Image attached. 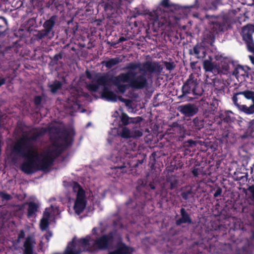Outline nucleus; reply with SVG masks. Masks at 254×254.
<instances>
[{"label":"nucleus","instance_id":"1","mask_svg":"<svg viewBox=\"0 0 254 254\" xmlns=\"http://www.w3.org/2000/svg\"><path fill=\"white\" fill-rule=\"evenodd\" d=\"M132 73H121L119 75L114 76L108 73H96L95 79L96 83H89L87 84V89L91 92H96L100 85H110L111 83L115 85L119 91L124 94L128 88L127 84H121L122 82H128L129 76Z\"/></svg>","mask_w":254,"mask_h":254},{"label":"nucleus","instance_id":"2","mask_svg":"<svg viewBox=\"0 0 254 254\" xmlns=\"http://www.w3.org/2000/svg\"><path fill=\"white\" fill-rule=\"evenodd\" d=\"M143 68H140L139 72L141 74L136 75L134 71H128L127 72L132 73L129 76L128 83L129 86L136 89H142L148 85L147 80L145 76L146 70L150 73L159 72L161 71V66L157 62L146 61L142 64Z\"/></svg>","mask_w":254,"mask_h":254},{"label":"nucleus","instance_id":"3","mask_svg":"<svg viewBox=\"0 0 254 254\" xmlns=\"http://www.w3.org/2000/svg\"><path fill=\"white\" fill-rule=\"evenodd\" d=\"M52 148L48 149L45 153L54 161L62 152L72 144L73 137L71 131L64 129L61 131V135L51 137Z\"/></svg>","mask_w":254,"mask_h":254},{"label":"nucleus","instance_id":"4","mask_svg":"<svg viewBox=\"0 0 254 254\" xmlns=\"http://www.w3.org/2000/svg\"><path fill=\"white\" fill-rule=\"evenodd\" d=\"M232 100L240 112L246 115L254 113V91L246 90L234 93Z\"/></svg>","mask_w":254,"mask_h":254},{"label":"nucleus","instance_id":"5","mask_svg":"<svg viewBox=\"0 0 254 254\" xmlns=\"http://www.w3.org/2000/svg\"><path fill=\"white\" fill-rule=\"evenodd\" d=\"M13 152L22 157L24 159L20 166L21 170L26 174H31L38 170L37 159L39 153L33 149H26L13 147Z\"/></svg>","mask_w":254,"mask_h":254},{"label":"nucleus","instance_id":"6","mask_svg":"<svg viewBox=\"0 0 254 254\" xmlns=\"http://www.w3.org/2000/svg\"><path fill=\"white\" fill-rule=\"evenodd\" d=\"M71 187L73 192L76 193L73 208L75 213L79 215L84 211L86 206L85 191L77 182H73Z\"/></svg>","mask_w":254,"mask_h":254},{"label":"nucleus","instance_id":"7","mask_svg":"<svg viewBox=\"0 0 254 254\" xmlns=\"http://www.w3.org/2000/svg\"><path fill=\"white\" fill-rule=\"evenodd\" d=\"M57 20L58 16L54 15L45 20L43 24L44 29L37 31V33L33 35L34 40L40 41L51 35L53 36L54 35L53 29Z\"/></svg>","mask_w":254,"mask_h":254},{"label":"nucleus","instance_id":"8","mask_svg":"<svg viewBox=\"0 0 254 254\" xmlns=\"http://www.w3.org/2000/svg\"><path fill=\"white\" fill-rule=\"evenodd\" d=\"M48 128L42 127L39 130L33 133L30 136H24L20 138L15 143L13 147L26 149H32L31 142L36 141L40 137L43 136L47 132Z\"/></svg>","mask_w":254,"mask_h":254},{"label":"nucleus","instance_id":"9","mask_svg":"<svg viewBox=\"0 0 254 254\" xmlns=\"http://www.w3.org/2000/svg\"><path fill=\"white\" fill-rule=\"evenodd\" d=\"M205 17L207 19L212 18L209 22L210 30L212 33L218 34L227 30V21L223 17L205 14Z\"/></svg>","mask_w":254,"mask_h":254},{"label":"nucleus","instance_id":"10","mask_svg":"<svg viewBox=\"0 0 254 254\" xmlns=\"http://www.w3.org/2000/svg\"><path fill=\"white\" fill-rule=\"evenodd\" d=\"M116 234V231H112L104 234L95 240L94 245L100 250L109 249L114 244Z\"/></svg>","mask_w":254,"mask_h":254},{"label":"nucleus","instance_id":"11","mask_svg":"<svg viewBox=\"0 0 254 254\" xmlns=\"http://www.w3.org/2000/svg\"><path fill=\"white\" fill-rule=\"evenodd\" d=\"M254 33V25L248 24L242 28L241 36L246 43L248 50L254 52V41L253 34Z\"/></svg>","mask_w":254,"mask_h":254},{"label":"nucleus","instance_id":"12","mask_svg":"<svg viewBox=\"0 0 254 254\" xmlns=\"http://www.w3.org/2000/svg\"><path fill=\"white\" fill-rule=\"evenodd\" d=\"M198 86L197 79L192 73H191L189 78L184 83L182 87V94L179 96L180 99H183L184 97L192 92L194 95H201V93L196 92V88Z\"/></svg>","mask_w":254,"mask_h":254},{"label":"nucleus","instance_id":"13","mask_svg":"<svg viewBox=\"0 0 254 254\" xmlns=\"http://www.w3.org/2000/svg\"><path fill=\"white\" fill-rule=\"evenodd\" d=\"M221 0H195L193 5L188 6L189 8H197L201 10H215L217 5Z\"/></svg>","mask_w":254,"mask_h":254},{"label":"nucleus","instance_id":"14","mask_svg":"<svg viewBox=\"0 0 254 254\" xmlns=\"http://www.w3.org/2000/svg\"><path fill=\"white\" fill-rule=\"evenodd\" d=\"M218 139L221 142L232 144L236 142L237 137L236 134L229 129H221L218 133Z\"/></svg>","mask_w":254,"mask_h":254},{"label":"nucleus","instance_id":"15","mask_svg":"<svg viewBox=\"0 0 254 254\" xmlns=\"http://www.w3.org/2000/svg\"><path fill=\"white\" fill-rule=\"evenodd\" d=\"M178 110L186 117H191L197 113L198 109L196 105L188 103L179 106Z\"/></svg>","mask_w":254,"mask_h":254},{"label":"nucleus","instance_id":"16","mask_svg":"<svg viewBox=\"0 0 254 254\" xmlns=\"http://www.w3.org/2000/svg\"><path fill=\"white\" fill-rule=\"evenodd\" d=\"M143 162V159L139 160L135 158L130 160L127 164L124 163L123 165L115 166L114 168L120 170L122 173H126L128 172V169H130L129 171H132L133 168L137 167L139 165L142 164Z\"/></svg>","mask_w":254,"mask_h":254},{"label":"nucleus","instance_id":"17","mask_svg":"<svg viewBox=\"0 0 254 254\" xmlns=\"http://www.w3.org/2000/svg\"><path fill=\"white\" fill-rule=\"evenodd\" d=\"M218 117L220 119L219 124L223 123L230 126L237 121L234 114L230 110L221 111L219 112Z\"/></svg>","mask_w":254,"mask_h":254},{"label":"nucleus","instance_id":"18","mask_svg":"<svg viewBox=\"0 0 254 254\" xmlns=\"http://www.w3.org/2000/svg\"><path fill=\"white\" fill-rule=\"evenodd\" d=\"M42 159H40L39 157L37 159L38 170L42 171H46L53 164L54 161L45 153L44 154H41Z\"/></svg>","mask_w":254,"mask_h":254},{"label":"nucleus","instance_id":"19","mask_svg":"<svg viewBox=\"0 0 254 254\" xmlns=\"http://www.w3.org/2000/svg\"><path fill=\"white\" fill-rule=\"evenodd\" d=\"M180 214L181 217L178 219H177L176 221V224L177 226H180L182 224H192V219L189 215V214L186 211V209L182 207L180 209Z\"/></svg>","mask_w":254,"mask_h":254},{"label":"nucleus","instance_id":"20","mask_svg":"<svg viewBox=\"0 0 254 254\" xmlns=\"http://www.w3.org/2000/svg\"><path fill=\"white\" fill-rule=\"evenodd\" d=\"M119 254H132L134 250L132 247L126 245L121 241L117 243V248L115 250Z\"/></svg>","mask_w":254,"mask_h":254},{"label":"nucleus","instance_id":"21","mask_svg":"<svg viewBox=\"0 0 254 254\" xmlns=\"http://www.w3.org/2000/svg\"><path fill=\"white\" fill-rule=\"evenodd\" d=\"M102 86L104 87L102 92V97L109 101L116 102L118 99V96L114 92L109 89L108 86L109 85Z\"/></svg>","mask_w":254,"mask_h":254},{"label":"nucleus","instance_id":"22","mask_svg":"<svg viewBox=\"0 0 254 254\" xmlns=\"http://www.w3.org/2000/svg\"><path fill=\"white\" fill-rule=\"evenodd\" d=\"M178 184L179 181L177 176L172 175L167 176L165 186L167 189L173 190L178 187Z\"/></svg>","mask_w":254,"mask_h":254},{"label":"nucleus","instance_id":"23","mask_svg":"<svg viewBox=\"0 0 254 254\" xmlns=\"http://www.w3.org/2000/svg\"><path fill=\"white\" fill-rule=\"evenodd\" d=\"M138 119H141V117H138L137 118H130L124 112H122L120 116L121 121L124 126H127L132 123H138L139 122L138 120Z\"/></svg>","mask_w":254,"mask_h":254},{"label":"nucleus","instance_id":"24","mask_svg":"<svg viewBox=\"0 0 254 254\" xmlns=\"http://www.w3.org/2000/svg\"><path fill=\"white\" fill-rule=\"evenodd\" d=\"M28 209L27 216L28 218H32L36 216V213L37 212L39 206L38 205L33 202L30 201L27 203Z\"/></svg>","mask_w":254,"mask_h":254},{"label":"nucleus","instance_id":"25","mask_svg":"<svg viewBox=\"0 0 254 254\" xmlns=\"http://www.w3.org/2000/svg\"><path fill=\"white\" fill-rule=\"evenodd\" d=\"M50 217L49 212L45 211L44 212L43 217L41 219L40 223V229L42 231L46 230L49 226V219Z\"/></svg>","mask_w":254,"mask_h":254},{"label":"nucleus","instance_id":"26","mask_svg":"<svg viewBox=\"0 0 254 254\" xmlns=\"http://www.w3.org/2000/svg\"><path fill=\"white\" fill-rule=\"evenodd\" d=\"M122 60L119 57H116L115 58H112L107 61H104L102 62V64L103 65H105L106 67L108 69H110L113 67L114 66L117 65L121 62H122Z\"/></svg>","mask_w":254,"mask_h":254},{"label":"nucleus","instance_id":"27","mask_svg":"<svg viewBox=\"0 0 254 254\" xmlns=\"http://www.w3.org/2000/svg\"><path fill=\"white\" fill-rule=\"evenodd\" d=\"M232 74L237 78H239L241 76L245 77L247 75V72L243 66L238 65L234 69Z\"/></svg>","mask_w":254,"mask_h":254},{"label":"nucleus","instance_id":"28","mask_svg":"<svg viewBox=\"0 0 254 254\" xmlns=\"http://www.w3.org/2000/svg\"><path fill=\"white\" fill-rule=\"evenodd\" d=\"M62 82L57 80H55L52 84L48 85L51 93L53 94H56L59 90L62 89Z\"/></svg>","mask_w":254,"mask_h":254},{"label":"nucleus","instance_id":"29","mask_svg":"<svg viewBox=\"0 0 254 254\" xmlns=\"http://www.w3.org/2000/svg\"><path fill=\"white\" fill-rule=\"evenodd\" d=\"M209 59L203 62V67L206 72L212 71L215 68V65L212 62V59L210 57Z\"/></svg>","mask_w":254,"mask_h":254},{"label":"nucleus","instance_id":"30","mask_svg":"<svg viewBox=\"0 0 254 254\" xmlns=\"http://www.w3.org/2000/svg\"><path fill=\"white\" fill-rule=\"evenodd\" d=\"M90 238L86 237L84 238H81L77 241L78 245L83 248L84 251H90V243H89Z\"/></svg>","mask_w":254,"mask_h":254},{"label":"nucleus","instance_id":"31","mask_svg":"<svg viewBox=\"0 0 254 254\" xmlns=\"http://www.w3.org/2000/svg\"><path fill=\"white\" fill-rule=\"evenodd\" d=\"M75 238H73L72 241L69 242L67 246L65 254H79L80 252L75 251L74 248L76 246V243L74 241Z\"/></svg>","mask_w":254,"mask_h":254},{"label":"nucleus","instance_id":"32","mask_svg":"<svg viewBox=\"0 0 254 254\" xmlns=\"http://www.w3.org/2000/svg\"><path fill=\"white\" fill-rule=\"evenodd\" d=\"M180 195L184 200L187 201L190 198L193 197V192L191 188H182Z\"/></svg>","mask_w":254,"mask_h":254},{"label":"nucleus","instance_id":"33","mask_svg":"<svg viewBox=\"0 0 254 254\" xmlns=\"http://www.w3.org/2000/svg\"><path fill=\"white\" fill-rule=\"evenodd\" d=\"M208 109L206 110L205 113L210 114V115L212 116V118H214V112L216 111L218 107L217 101H213L212 103H210L209 105L208 104Z\"/></svg>","mask_w":254,"mask_h":254},{"label":"nucleus","instance_id":"34","mask_svg":"<svg viewBox=\"0 0 254 254\" xmlns=\"http://www.w3.org/2000/svg\"><path fill=\"white\" fill-rule=\"evenodd\" d=\"M201 50H202L201 46L198 44H197L193 47L192 49L189 50V54L191 55H194L196 58H199L200 51Z\"/></svg>","mask_w":254,"mask_h":254},{"label":"nucleus","instance_id":"35","mask_svg":"<svg viewBox=\"0 0 254 254\" xmlns=\"http://www.w3.org/2000/svg\"><path fill=\"white\" fill-rule=\"evenodd\" d=\"M149 15L151 17L150 19L152 20H153L154 24L157 23L158 24V26L159 27H160L164 25V22H160L158 21L159 16L158 15L157 11H154L153 12H150L149 13Z\"/></svg>","mask_w":254,"mask_h":254},{"label":"nucleus","instance_id":"36","mask_svg":"<svg viewBox=\"0 0 254 254\" xmlns=\"http://www.w3.org/2000/svg\"><path fill=\"white\" fill-rule=\"evenodd\" d=\"M193 123L196 130H200L204 127L203 121L198 117H196L193 120Z\"/></svg>","mask_w":254,"mask_h":254},{"label":"nucleus","instance_id":"37","mask_svg":"<svg viewBox=\"0 0 254 254\" xmlns=\"http://www.w3.org/2000/svg\"><path fill=\"white\" fill-rule=\"evenodd\" d=\"M119 134L124 138H129L132 137L130 130L127 127H123Z\"/></svg>","mask_w":254,"mask_h":254},{"label":"nucleus","instance_id":"38","mask_svg":"<svg viewBox=\"0 0 254 254\" xmlns=\"http://www.w3.org/2000/svg\"><path fill=\"white\" fill-rule=\"evenodd\" d=\"M24 251H33V245L32 238L28 237L24 243Z\"/></svg>","mask_w":254,"mask_h":254},{"label":"nucleus","instance_id":"39","mask_svg":"<svg viewBox=\"0 0 254 254\" xmlns=\"http://www.w3.org/2000/svg\"><path fill=\"white\" fill-rule=\"evenodd\" d=\"M140 64L139 63H130L128 64L127 66L125 67V69H127L128 71L134 70L137 68H140Z\"/></svg>","mask_w":254,"mask_h":254},{"label":"nucleus","instance_id":"40","mask_svg":"<svg viewBox=\"0 0 254 254\" xmlns=\"http://www.w3.org/2000/svg\"><path fill=\"white\" fill-rule=\"evenodd\" d=\"M247 132L252 137H254V119L251 120L248 123Z\"/></svg>","mask_w":254,"mask_h":254},{"label":"nucleus","instance_id":"41","mask_svg":"<svg viewBox=\"0 0 254 254\" xmlns=\"http://www.w3.org/2000/svg\"><path fill=\"white\" fill-rule=\"evenodd\" d=\"M164 65L166 69L169 71L173 70L176 67V65L174 62H165L164 63Z\"/></svg>","mask_w":254,"mask_h":254},{"label":"nucleus","instance_id":"42","mask_svg":"<svg viewBox=\"0 0 254 254\" xmlns=\"http://www.w3.org/2000/svg\"><path fill=\"white\" fill-rule=\"evenodd\" d=\"M0 197L2 199V200H9L12 198L11 196L5 192L0 191Z\"/></svg>","mask_w":254,"mask_h":254},{"label":"nucleus","instance_id":"43","mask_svg":"<svg viewBox=\"0 0 254 254\" xmlns=\"http://www.w3.org/2000/svg\"><path fill=\"white\" fill-rule=\"evenodd\" d=\"M42 97L39 95H36L34 97L33 102L36 107H39L42 103Z\"/></svg>","mask_w":254,"mask_h":254},{"label":"nucleus","instance_id":"44","mask_svg":"<svg viewBox=\"0 0 254 254\" xmlns=\"http://www.w3.org/2000/svg\"><path fill=\"white\" fill-rule=\"evenodd\" d=\"M216 34H217L212 33L211 31L210 33L207 34L206 38L208 40H209L211 45L212 44V43L214 42L215 39V35Z\"/></svg>","mask_w":254,"mask_h":254},{"label":"nucleus","instance_id":"45","mask_svg":"<svg viewBox=\"0 0 254 254\" xmlns=\"http://www.w3.org/2000/svg\"><path fill=\"white\" fill-rule=\"evenodd\" d=\"M185 146L189 147H192L196 145V142L192 139H189L185 142Z\"/></svg>","mask_w":254,"mask_h":254},{"label":"nucleus","instance_id":"46","mask_svg":"<svg viewBox=\"0 0 254 254\" xmlns=\"http://www.w3.org/2000/svg\"><path fill=\"white\" fill-rule=\"evenodd\" d=\"M160 4L165 8H169L172 6V5L169 3V0H162Z\"/></svg>","mask_w":254,"mask_h":254},{"label":"nucleus","instance_id":"47","mask_svg":"<svg viewBox=\"0 0 254 254\" xmlns=\"http://www.w3.org/2000/svg\"><path fill=\"white\" fill-rule=\"evenodd\" d=\"M62 58H63V56L61 54H56L54 56L52 61L55 64H57L58 61L59 60L62 59Z\"/></svg>","mask_w":254,"mask_h":254},{"label":"nucleus","instance_id":"48","mask_svg":"<svg viewBox=\"0 0 254 254\" xmlns=\"http://www.w3.org/2000/svg\"><path fill=\"white\" fill-rule=\"evenodd\" d=\"M222 192V189L220 187H218L216 190L214 192L213 196L214 197H217L221 195Z\"/></svg>","mask_w":254,"mask_h":254},{"label":"nucleus","instance_id":"49","mask_svg":"<svg viewBox=\"0 0 254 254\" xmlns=\"http://www.w3.org/2000/svg\"><path fill=\"white\" fill-rule=\"evenodd\" d=\"M132 137H140L142 135V132L139 130H135L133 134H131Z\"/></svg>","mask_w":254,"mask_h":254},{"label":"nucleus","instance_id":"50","mask_svg":"<svg viewBox=\"0 0 254 254\" xmlns=\"http://www.w3.org/2000/svg\"><path fill=\"white\" fill-rule=\"evenodd\" d=\"M199 172H200V169L199 168H194L191 171V173L194 177H197L199 175Z\"/></svg>","mask_w":254,"mask_h":254},{"label":"nucleus","instance_id":"51","mask_svg":"<svg viewBox=\"0 0 254 254\" xmlns=\"http://www.w3.org/2000/svg\"><path fill=\"white\" fill-rule=\"evenodd\" d=\"M118 98L119 99V100L120 101H121V102H122L123 103H125L127 106H128V104L130 103V102L129 100L127 99H125V98H123L121 96L118 97Z\"/></svg>","mask_w":254,"mask_h":254},{"label":"nucleus","instance_id":"52","mask_svg":"<svg viewBox=\"0 0 254 254\" xmlns=\"http://www.w3.org/2000/svg\"><path fill=\"white\" fill-rule=\"evenodd\" d=\"M25 232L23 230H20L18 235V239L20 240L23 239L25 237Z\"/></svg>","mask_w":254,"mask_h":254},{"label":"nucleus","instance_id":"53","mask_svg":"<svg viewBox=\"0 0 254 254\" xmlns=\"http://www.w3.org/2000/svg\"><path fill=\"white\" fill-rule=\"evenodd\" d=\"M85 74H86V77L88 79H89L90 80L92 79V75L91 72L88 70H86Z\"/></svg>","mask_w":254,"mask_h":254},{"label":"nucleus","instance_id":"54","mask_svg":"<svg viewBox=\"0 0 254 254\" xmlns=\"http://www.w3.org/2000/svg\"><path fill=\"white\" fill-rule=\"evenodd\" d=\"M197 62H192L190 63V67L193 70L196 69V64H197Z\"/></svg>","mask_w":254,"mask_h":254},{"label":"nucleus","instance_id":"55","mask_svg":"<svg viewBox=\"0 0 254 254\" xmlns=\"http://www.w3.org/2000/svg\"><path fill=\"white\" fill-rule=\"evenodd\" d=\"M135 15H134V17H136L138 15H140L143 14V13L140 12L139 10V9L137 8H135Z\"/></svg>","mask_w":254,"mask_h":254},{"label":"nucleus","instance_id":"56","mask_svg":"<svg viewBox=\"0 0 254 254\" xmlns=\"http://www.w3.org/2000/svg\"><path fill=\"white\" fill-rule=\"evenodd\" d=\"M6 82V79L5 78H0V87L4 84Z\"/></svg>","mask_w":254,"mask_h":254},{"label":"nucleus","instance_id":"57","mask_svg":"<svg viewBox=\"0 0 254 254\" xmlns=\"http://www.w3.org/2000/svg\"><path fill=\"white\" fill-rule=\"evenodd\" d=\"M248 177V174L247 173L245 176H242L240 177V180H242L243 181H247Z\"/></svg>","mask_w":254,"mask_h":254},{"label":"nucleus","instance_id":"58","mask_svg":"<svg viewBox=\"0 0 254 254\" xmlns=\"http://www.w3.org/2000/svg\"><path fill=\"white\" fill-rule=\"evenodd\" d=\"M97 230H98L97 228H96V227L93 228L92 230V234L93 235H98V233H97Z\"/></svg>","mask_w":254,"mask_h":254},{"label":"nucleus","instance_id":"59","mask_svg":"<svg viewBox=\"0 0 254 254\" xmlns=\"http://www.w3.org/2000/svg\"><path fill=\"white\" fill-rule=\"evenodd\" d=\"M52 234L51 232H48L45 236V238L47 240H49V237H52Z\"/></svg>","mask_w":254,"mask_h":254},{"label":"nucleus","instance_id":"60","mask_svg":"<svg viewBox=\"0 0 254 254\" xmlns=\"http://www.w3.org/2000/svg\"><path fill=\"white\" fill-rule=\"evenodd\" d=\"M126 40H127V39L125 37L122 36V37H120V38L119 39V42H124Z\"/></svg>","mask_w":254,"mask_h":254},{"label":"nucleus","instance_id":"61","mask_svg":"<svg viewBox=\"0 0 254 254\" xmlns=\"http://www.w3.org/2000/svg\"><path fill=\"white\" fill-rule=\"evenodd\" d=\"M23 254H33V251H24Z\"/></svg>","mask_w":254,"mask_h":254},{"label":"nucleus","instance_id":"62","mask_svg":"<svg viewBox=\"0 0 254 254\" xmlns=\"http://www.w3.org/2000/svg\"><path fill=\"white\" fill-rule=\"evenodd\" d=\"M109 5L108 3L105 4V6H104L105 10H107V9L109 8Z\"/></svg>","mask_w":254,"mask_h":254},{"label":"nucleus","instance_id":"63","mask_svg":"<svg viewBox=\"0 0 254 254\" xmlns=\"http://www.w3.org/2000/svg\"><path fill=\"white\" fill-rule=\"evenodd\" d=\"M108 254H119V253H117V252L115 250L114 251H112V252H111L110 253H109Z\"/></svg>","mask_w":254,"mask_h":254},{"label":"nucleus","instance_id":"64","mask_svg":"<svg viewBox=\"0 0 254 254\" xmlns=\"http://www.w3.org/2000/svg\"><path fill=\"white\" fill-rule=\"evenodd\" d=\"M250 239L252 240H254V231H252V234L250 237Z\"/></svg>","mask_w":254,"mask_h":254}]
</instances>
